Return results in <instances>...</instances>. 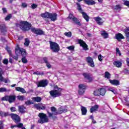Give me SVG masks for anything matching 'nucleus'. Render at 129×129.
Segmentation results:
<instances>
[{
  "label": "nucleus",
  "instance_id": "obj_32",
  "mask_svg": "<svg viewBox=\"0 0 129 129\" xmlns=\"http://www.w3.org/2000/svg\"><path fill=\"white\" fill-rule=\"evenodd\" d=\"M93 95H94V96H100L99 89H97L94 91Z\"/></svg>",
  "mask_w": 129,
  "mask_h": 129
},
{
  "label": "nucleus",
  "instance_id": "obj_3",
  "mask_svg": "<svg viewBox=\"0 0 129 129\" xmlns=\"http://www.w3.org/2000/svg\"><path fill=\"white\" fill-rule=\"evenodd\" d=\"M54 90H51L49 92V93L52 96V97H58V96H60L61 95L62 91V89L60 88H58V86H54Z\"/></svg>",
  "mask_w": 129,
  "mask_h": 129
},
{
  "label": "nucleus",
  "instance_id": "obj_8",
  "mask_svg": "<svg viewBox=\"0 0 129 129\" xmlns=\"http://www.w3.org/2000/svg\"><path fill=\"white\" fill-rule=\"evenodd\" d=\"M47 85H48V81L47 80L40 81L37 83V87H46Z\"/></svg>",
  "mask_w": 129,
  "mask_h": 129
},
{
  "label": "nucleus",
  "instance_id": "obj_19",
  "mask_svg": "<svg viewBox=\"0 0 129 129\" xmlns=\"http://www.w3.org/2000/svg\"><path fill=\"white\" fill-rule=\"evenodd\" d=\"M49 19L53 22H55L57 20V14L56 13L50 14Z\"/></svg>",
  "mask_w": 129,
  "mask_h": 129
},
{
  "label": "nucleus",
  "instance_id": "obj_30",
  "mask_svg": "<svg viewBox=\"0 0 129 129\" xmlns=\"http://www.w3.org/2000/svg\"><path fill=\"white\" fill-rule=\"evenodd\" d=\"M18 108L20 112H21V113H24V112H26V111H25L26 107H25L24 106H19Z\"/></svg>",
  "mask_w": 129,
  "mask_h": 129
},
{
  "label": "nucleus",
  "instance_id": "obj_54",
  "mask_svg": "<svg viewBox=\"0 0 129 129\" xmlns=\"http://www.w3.org/2000/svg\"><path fill=\"white\" fill-rule=\"evenodd\" d=\"M0 129H4V125L3 124V121H0Z\"/></svg>",
  "mask_w": 129,
  "mask_h": 129
},
{
  "label": "nucleus",
  "instance_id": "obj_41",
  "mask_svg": "<svg viewBox=\"0 0 129 129\" xmlns=\"http://www.w3.org/2000/svg\"><path fill=\"white\" fill-rule=\"evenodd\" d=\"M113 10H116L118 12H119L120 11V6L119 5H116V6H114L113 8Z\"/></svg>",
  "mask_w": 129,
  "mask_h": 129
},
{
  "label": "nucleus",
  "instance_id": "obj_27",
  "mask_svg": "<svg viewBox=\"0 0 129 129\" xmlns=\"http://www.w3.org/2000/svg\"><path fill=\"white\" fill-rule=\"evenodd\" d=\"M101 35L104 39H106L107 38H108V34L106 33L105 31H103L101 32Z\"/></svg>",
  "mask_w": 129,
  "mask_h": 129
},
{
  "label": "nucleus",
  "instance_id": "obj_43",
  "mask_svg": "<svg viewBox=\"0 0 129 129\" xmlns=\"http://www.w3.org/2000/svg\"><path fill=\"white\" fill-rule=\"evenodd\" d=\"M9 91L6 88H0V93L8 92Z\"/></svg>",
  "mask_w": 129,
  "mask_h": 129
},
{
  "label": "nucleus",
  "instance_id": "obj_16",
  "mask_svg": "<svg viewBox=\"0 0 129 129\" xmlns=\"http://www.w3.org/2000/svg\"><path fill=\"white\" fill-rule=\"evenodd\" d=\"M83 76L85 77V79L87 80V82H91L92 81V78L90 76L86 73L83 74Z\"/></svg>",
  "mask_w": 129,
  "mask_h": 129
},
{
  "label": "nucleus",
  "instance_id": "obj_7",
  "mask_svg": "<svg viewBox=\"0 0 129 129\" xmlns=\"http://www.w3.org/2000/svg\"><path fill=\"white\" fill-rule=\"evenodd\" d=\"M85 89H86V86L84 84H80L79 85V94L83 95L85 92Z\"/></svg>",
  "mask_w": 129,
  "mask_h": 129
},
{
  "label": "nucleus",
  "instance_id": "obj_35",
  "mask_svg": "<svg viewBox=\"0 0 129 129\" xmlns=\"http://www.w3.org/2000/svg\"><path fill=\"white\" fill-rule=\"evenodd\" d=\"M67 111V109H64L63 107H61L58 109V113H62V112H66Z\"/></svg>",
  "mask_w": 129,
  "mask_h": 129
},
{
  "label": "nucleus",
  "instance_id": "obj_25",
  "mask_svg": "<svg viewBox=\"0 0 129 129\" xmlns=\"http://www.w3.org/2000/svg\"><path fill=\"white\" fill-rule=\"evenodd\" d=\"M81 110L82 111V115H85L86 113H87V109L85 107L81 106Z\"/></svg>",
  "mask_w": 129,
  "mask_h": 129
},
{
  "label": "nucleus",
  "instance_id": "obj_24",
  "mask_svg": "<svg viewBox=\"0 0 129 129\" xmlns=\"http://www.w3.org/2000/svg\"><path fill=\"white\" fill-rule=\"evenodd\" d=\"M50 15H51V13L46 12L45 13L42 14L41 15V17H42V18H45L46 19H50Z\"/></svg>",
  "mask_w": 129,
  "mask_h": 129
},
{
  "label": "nucleus",
  "instance_id": "obj_60",
  "mask_svg": "<svg viewBox=\"0 0 129 129\" xmlns=\"http://www.w3.org/2000/svg\"><path fill=\"white\" fill-rule=\"evenodd\" d=\"M22 6L23 8H27V4H26V3H22Z\"/></svg>",
  "mask_w": 129,
  "mask_h": 129
},
{
  "label": "nucleus",
  "instance_id": "obj_59",
  "mask_svg": "<svg viewBox=\"0 0 129 129\" xmlns=\"http://www.w3.org/2000/svg\"><path fill=\"white\" fill-rule=\"evenodd\" d=\"M3 81L5 82V83H8V82H10V80L8 79L3 80Z\"/></svg>",
  "mask_w": 129,
  "mask_h": 129
},
{
  "label": "nucleus",
  "instance_id": "obj_49",
  "mask_svg": "<svg viewBox=\"0 0 129 129\" xmlns=\"http://www.w3.org/2000/svg\"><path fill=\"white\" fill-rule=\"evenodd\" d=\"M12 18V15L10 14L5 18V21H9Z\"/></svg>",
  "mask_w": 129,
  "mask_h": 129
},
{
  "label": "nucleus",
  "instance_id": "obj_57",
  "mask_svg": "<svg viewBox=\"0 0 129 129\" xmlns=\"http://www.w3.org/2000/svg\"><path fill=\"white\" fill-rule=\"evenodd\" d=\"M3 81H4V77L3 75H0V82H3Z\"/></svg>",
  "mask_w": 129,
  "mask_h": 129
},
{
  "label": "nucleus",
  "instance_id": "obj_47",
  "mask_svg": "<svg viewBox=\"0 0 129 129\" xmlns=\"http://www.w3.org/2000/svg\"><path fill=\"white\" fill-rule=\"evenodd\" d=\"M30 44V40L28 39V38L25 39V42L24 43L25 46H28Z\"/></svg>",
  "mask_w": 129,
  "mask_h": 129
},
{
  "label": "nucleus",
  "instance_id": "obj_44",
  "mask_svg": "<svg viewBox=\"0 0 129 129\" xmlns=\"http://www.w3.org/2000/svg\"><path fill=\"white\" fill-rule=\"evenodd\" d=\"M17 99H19V100H25V99H26V98H25V96H17Z\"/></svg>",
  "mask_w": 129,
  "mask_h": 129
},
{
  "label": "nucleus",
  "instance_id": "obj_10",
  "mask_svg": "<svg viewBox=\"0 0 129 129\" xmlns=\"http://www.w3.org/2000/svg\"><path fill=\"white\" fill-rule=\"evenodd\" d=\"M86 59V61L87 62L89 66H90L91 67H94V62H93V59H92L91 57H87Z\"/></svg>",
  "mask_w": 129,
  "mask_h": 129
},
{
  "label": "nucleus",
  "instance_id": "obj_14",
  "mask_svg": "<svg viewBox=\"0 0 129 129\" xmlns=\"http://www.w3.org/2000/svg\"><path fill=\"white\" fill-rule=\"evenodd\" d=\"M99 107V105H95L94 106H92L90 109V112L92 113V112H95V111H97Z\"/></svg>",
  "mask_w": 129,
  "mask_h": 129
},
{
  "label": "nucleus",
  "instance_id": "obj_9",
  "mask_svg": "<svg viewBox=\"0 0 129 129\" xmlns=\"http://www.w3.org/2000/svg\"><path fill=\"white\" fill-rule=\"evenodd\" d=\"M78 43L79 44H80L81 47H83L85 51H87V50H88V46L87 45V44H86L85 42H84L83 40L81 39H79Z\"/></svg>",
  "mask_w": 129,
  "mask_h": 129
},
{
  "label": "nucleus",
  "instance_id": "obj_17",
  "mask_svg": "<svg viewBox=\"0 0 129 129\" xmlns=\"http://www.w3.org/2000/svg\"><path fill=\"white\" fill-rule=\"evenodd\" d=\"M109 81L112 85H115L116 86L119 85V81L117 80H109Z\"/></svg>",
  "mask_w": 129,
  "mask_h": 129
},
{
  "label": "nucleus",
  "instance_id": "obj_2",
  "mask_svg": "<svg viewBox=\"0 0 129 129\" xmlns=\"http://www.w3.org/2000/svg\"><path fill=\"white\" fill-rule=\"evenodd\" d=\"M20 27L23 31H29L31 30V32L36 34L37 29L36 28L32 27L31 24H29L26 21H21L20 22Z\"/></svg>",
  "mask_w": 129,
  "mask_h": 129
},
{
  "label": "nucleus",
  "instance_id": "obj_52",
  "mask_svg": "<svg viewBox=\"0 0 129 129\" xmlns=\"http://www.w3.org/2000/svg\"><path fill=\"white\" fill-rule=\"evenodd\" d=\"M102 58H103V56L100 54L98 56L99 61H102Z\"/></svg>",
  "mask_w": 129,
  "mask_h": 129
},
{
  "label": "nucleus",
  "instance_id": "obj_62",
  "mask_svg": "<svg viewBox=\"0 0 129 129\" xmlns=\"http://www.w3.org/2000/svg\"><path fill=\"white\" fill-rule=\"evenodd\" d=\"M4 74V72L3 71V69L0 68V75Z\"/></svg>",
  "mask_w": 129,
  "mask_h": 129
},
{
  "label": "nucleus",
  "instance_id": "obj_64",
  "mask_svg": "<svg viewBox=\"0 0 129 129\" xmlns=\"http://www.w3.org/2000/svg\"><path fill=\"white\" fill-rule=\"evenodd\" d=\"M3 13L7 12V9L6 8H3Z\"/></svg>",
  "mask_w": 129,
  "mask_h": 129
},
{
  "label": "nucleus",
  "instance_id": "obj_33",
  "mask_svg": "<svg viewBox=\"0 0 129 129\" xmlns=\"http://www.w3.org/2000/svg\"><path fill=\"white\" fill-rule=\"evenodd\" d=\"M7 51L10 56H11V57H13V58L15 60H18V55H17V56H13V54H12V52L11 51V50L9 48H7Z\"/></svg>",
  "mask_w": 129,
  "mask_h": 129
},
{
  "label": "nucleus",
  "instance_id": "obj_36",
  "mask_svg": "<svg viewBox=\"0 0 129 129\" xmlns=\"http://www.w3.org/2000/svg\"><path fill=\"white\" fill-rule=\"evenodd\" d=\"M0 30L1 32H6L7 28H6V26L5 25H2L0 26Z\"/></svg>",
  "mask_w": 129,
  "mask_h": 129
},
{
  "label": "nucleus",
  "instance_id": "obj_4",
  "mask_svg": "<svg viewBox=\"0 0 129 129\" xmlns=\"http://www.w3.org/2000/svg\"><path fill=\"white\" fill-rule=\"evenodd\" d=\"M38 116L39 117V119L38 120V122L39 123H46V122H48L49 121V118L47 115L44 113H39L38 114Z\"/></svg>",
  "mask_w": 129,
  "mask_h": 129
},
{
  "label": "nucleus",
  "instance_id": "obj_38",
  "mask_svg": "<svg viewBox=\"0 0 129 129\" xmlns=\"http://www.w3.org/2000/svg\"><path fill=\"white\" fill-rule=\"evenodd\" d=\"M25 104L26 105H31V104H34V102H33V101L29 100L25 102Z\"/></svg>",
  "mask_w": 129,
  "mask_h": 129
},
{
  "label": "nucleus",
  "instance_id": "obj_13",
  "mask_svg": "<svg viewBox=\"0 0 129 129\" xmlns=\"http://www.w3.org/2000/svg\"><path fill=\"white\" fill-rule=\"evenodd\" d=\"M11 117L12 118V119L15 121V122H19V121H20L21 120L20 116H19L17 114H12Z\"/></svg>",
  "mask_w": 129,
  "mask_h": 129
},
{
  "label": "nucleus",
  "instance_id": "obj_6",
  "mask_svg": "<svg viewBox=\"0 0 129 129\" xmlns=\"http://www.w3.org/2000/svg\"><path fill=\"white\" fill-rule=\"evenodd\" d=\"M50 47L51 50H52L53 52H59L60 50V47L59 46V45L56 42H53L50 41Z\"/></svg>",
  "mask_w": 129,
  "mask_h": 129
},
{
  "label": "nucleus",
  "instance_id": "obj_56",
  "mask_svg": "<svg viewBox=\"0 0 129 129\" xmlns=\"http://www.w3.org/2000/svg\"><path fill=\"white\" fill-rule=\"evenodd\" d=\"M51 111H52V112H55V111H56V108H55V107H52L51 108Z\"/></svg>",
  "mask_w": 129,
  "mask_h": 129
},
{
  "label": "nucleus",
  "instance_id": "obj_31",
  "mask_svg": "<svg viewBox=\"0 0 129 129\" xmlns=\"http://www.w3.org/2000/svg\"><path fill=\"white\" fill-rule=\"evenodd\" d=\"M125 34L126 37V40L129 42V27L125 30Z\"/></svg>",
  "mask_w": 129,
  "mask_h": 129
},
{
  "label": "nucleus",
  "instance_id": "obj_55",
  "mask_svg": "<svg viewBox=\"0 0 129 129\" xmlns=\"http://www.w3.org/2000/svg\"><path fill=\"white\" fill-rule=\"evenodd\" d=\"M67 48L69 49V50H74V46H69Z\"/></svg>",
  "mask_w": 129,
  "mask_h": 129
},
{
  "label": "nucleus",
  "instance_id": "obj_18",
  "mask_svg": "<svg viewBox=\"0 0 129 129\" xmlns=\"http://www.w3.org/2000/svg\"><path fill=\"white\" fill-rule=\"evenodd\" d=\"M113 64L115 65L116 67L119 68L121 67V65H122V62L120 60H116L113 62Z\"/></svg>",
  "mask_w": 129,
  "mask_h": 129
},
{
  "label": "nucleus",
  "instance_id": "obj_51",
  "mask_svg": "<svg viewBox=\"0 0 129 129\" xmlns=\"http://www.w3.org/2000/svg\"><path fill=\"white\" fill-rule=\"evenodd\" d=\"M11 111L12 112H15V111H17V109L15 107H12L10 108Z\"/></svg>",
  "mask_w": 129,
  "mask_h": 129
},
{
  "label": "nucleus",
  "instance_id": "obj_50",
  "mask_svg": "<svg viewBox=\"0 0 129 129\" xmlns=\"http://www.w3.org/2000/svg\"><path fill=\"white\" fill-rule=\"evenodd\" d=\"M78 6V10L81 12V13H82V9H81V7L80 6V4L77 3V4Z\"/></svg>",
  "mask_w": 129,
  "mask_h": 129
},
{
  "label": "nucleus",
  "instance_id": "obj_1",
  "mask_svg": "<svg viewBox=\"0 0 129 129\" xmlns=\"http://www.w3.org/2000/svg\"><path fill=\"white\" fill-rule=\"evenodd\" d=\"M15 53L17 56H22V57H23L22 58L23 63H26L28 62V60L26 58V57L27 56V52H26V49L20 48V46L17 45L16 47Z\"/></svg>",
  "mask_w": 129,
  "mask_h": 129
},
{
  "label": "nucleus",
  "instance_id": "obj_21",
  "mask_svg": "<svg viewBox=\"0 0 129 129\" xmlns=\"http://www.w3.org/2000/svg\"><path fill=\"white\" fill-rule=\"evenodd\" d=\"M81 14H82L83 18L86 20V22H89V16L85 12H82Z\"/></svg>",
  "mask_w": 129,
  "mask_h": 129
},
{
  "label": "nucleus",
  "instance_id": "obj_58",
  "mask_svg": "<svg viewBox=\"0 0 129 129\" xmlns=\"http://www.w3.org/2000/svg\"><path fill=\"white\" fill-rule=\"evenodd\" d=\"M37 7H38V6H37V5H36V4H32L31 5V7L32 9H36V8H37Z\"/></svg>",
  "mask_w": 129,
  "mask_h": 129
},
{
  "label": "nucleus",
  "instance_id": "obj_40",
  "mask_svg": "<svg viewBox=\"0 0 129 129\" xmlns=\"http://www.w3.org/2000/svg\"><path fill=\"white\" fill-rule=\"evenodd\" d=\"M105 78H107L108 79L110 78V74L108 72L105 73Z\"/></svg>",
  "mask_w": 129,
  "mask_h": 129
},
{
  "label": "nucleus",
  "instance_id": "obj_26",
  "mask_svg": "<svg viewBox=\"0 0 129 129\" xmlns=\"http://www.w3.org/2000/svg\"><path fill=\"white\" fill-rule=\"evenodd\" d=\"M85 2L87 5H88L89 6H92V5H95V2H94L93 0H84Z\"/></svg>",
  "mask_w": 129,
  "mask_h": 129
},
{
  "label": "nucleus",
  "instance_id": "obj_28",
  "mask_svg": "<svg viewBox=\"0 0 129 129\" xmlns=\"http://www.w3.org/2000/svg\"><path fill=\"white\" fill-rule=\"evenodd\" d=\"M16 90L17 91H19V92H21L22 93H26V90L25 89L21 87H16Z\"/></svg>",
  "mask_w": 129,
  "mask_h": 129
},
{
  "label": "nucleus",
  "instance_id": "obj_48",
  "mask_svg": "<svg viewBox=\"0 0 129 129\" xmlns=\"http://www.w3.org/2000/svg\"><path fill=\"white\" fill-rule=\"evenodd\" d=\"M123 2H124V6H126V7H129V1H125V0H122Z\"/></svg>",
  "mask_w": 129,
  "mask_h": 129
},
{
  "label": "nucleus",
  "instance_id": "obj_20",
  "mask_svg": "<svg viewBox=\"0 0 129 129\" xmlns=\"http://www.w3.org/2000/svg\"><path fill=\"white\" fill-rule=\"evenodd\" d=\"M99 91L100 95H101L102 96H104V95H105V93H106V90L104 88L99 89Z\"/></svg>",
  "mask_w": 129,
  "mask_h": 129
},
{
  "label": "nucleus",
  "instance_id": "obj_23",
  "mask_svg": "<svg viewBox=\"0 0 129 129\" xmlns=\"http://www.w3.org/2000/svg\"><path fill=\"white\" fill-rule=\"evenodd\" d=\"M23 123H20L18 124L11 126V128H14V127H19L20 128H22V129H26L25 127H23Z\"/></svg>",
  "mask_w": 129,
  "mask_h": 129
},
{
  "label": "nucleus",
  "instance_id": "obj_11",
  "mask_svg": "<svg viewBox=\"0 0 129 129\" xmlns=\"http://www.w3.org/2000/svg\"><path fill=\"white\" fill-rule=\"evenodd\" d=\"M93 19L96 22L97 24L100 26L103 25V23H104V21L99 17H94Z\"/></svg>",
  "mask_w": 129,
  "mask_h": 129
},
{
  "label": "nucleus",
  "instance_id": "obj_34",
  "mask_svg": "<svg viewBox=\"0 0 129 129\" xmlns=\"http://www.w3.org/2000/svg\"><path fill=\"white\" fill-rule=\"evenodd\" d=\"M69 19H70L71 20H72L73 22H77V18L74 17V16H73L72 14H70L69 15V16L68 17Z\"/></svg>",
  "mask_w": 129,
  "mask_h": 129
},
{
  "label": "nucleus",
  "instance_id": "obj_61",
  "mask_svg": "<svg viewBox=\"0 0 129 129\" xmlns=\"http://www.w3.org/2000/svg\"><path fill=\"white\" fill-rule=\"evenodd\" d=\"M126 62L127 66H128L129 67V58H126Z\"/></svg>",
  "mask_w": 129,
  "mask_h": 129
},
{
  "label": "nucleus",
  "instance_id": "obj_46",
  "mask_svg": "<svg viewBox=\"0 0 129 129\" xmlns=\"http://www.w3.org/2000/svg\"><path fill=\"white\" fill-rule=\"evenodd\" d=\"M116 53L117 55H118L119 56H121V53L120 52V51H119V49L118 48H116Z\"/></svg>",
  "mask_w": 129,
  "mask_h": 129
},
{
  "label": "nucleus",
  "instance_id": "obj_63",
  "mask_svg": "<svg viewBox=\"0 0 129 129\" xmlns=\"http://www.w3.org/2000/svg\"><path fill=\"white\" fill-rule=\"evenodd\" d=\"M48 115L50 117H52V118H54V117H53V114H52V113H51L50 112H48Z\"/></svg>",
  "mask_w": 129,
  "mask_h": 129
},
{
  "label": "nucleus",
  "instance_id": "obj_12",
  "mask_svg": "<svg viewBox=\"0 0 129 129\" xmlns=\"http://www.w3.org/2000/svg\"><path fill=\"white\" fill-rule=\"evenodd\" d=\"M34 107L39 110H44V109H46V105L43 104H35L34 105Z\"/></svg>",
  "mask_w": 129,
  "mask_h": 129
},
{
  "label": "nucleus",
  "instance_id": "obj_15",
  "mask_svg": "<svg viewBox=\"0 0 129 129\" xmlns=\"http://www.w3.org/2000/svg\"><path fill=\"white\" fill-rule=\"evenodd\" d=\"M115 38L117 41H121L122 39H124V36L120 33H118L115 34Z\"/></svg>",
  "mask_w": 129,
  "mask_h": 129
},
{
  "label": "nucleus",
  "instance_id": "obj_53",
  "mask_svg": "<svg viewBox=\"0 0 129 129\" xmlns=\"http://www.w3.org/2000/svg\"><path fill=\"white\" fill-rule=\"evenodd\" d=\"M3 63H4V64H5L6 65H7V64H8V63H9V60L8 59H4Z\"/></svg>",
  "mask_w": 129,
  "mask_h": 129
},
{
  "label": "nucleus",
  "instance_id": "obj_29",
  "mask_svg": "<svg viewBox=\"0 0 129 129\" xmlns=\"http://www.w3.org/2000/svg\"><path fill=\"white\" fill-rule=\"evenodd\" d=\"M32 100H33V101H35L36 102H41V101L42 100V98H41L40 97H32Z\"/></svg>",
  "mask_w": 129,
  "mask_h": 129
},
{
  "label": "nucleus",
  "instance_id": "obj_39",
  "mask_svg": "<svg viewBox=\"0 0 129 129\" xmlns=\"http://www.w3.org/2000/svg\"><path fill=\"white\" fill-rule=\"evenodd\" d=\"M108 90H109V91H111V92H113L114 94L116 93V91L115 90V88H111L110 87L108 88Z\"/></svg>",
  "mask_w": 129,
  "mask_h": 129
},
{
  "label": "nucleus",
  "instance_id": "obj_5",
  "mask_svg": "<svg viewBox=\"0 0 129 129\" xmlns=\"http://www.w3.org/2000/svg\"><path fill=\"white\" fill-rule=\"evenodd\" d=\"M2 100L9 101L10 103H12L14 102L16 100V96L15 95H10V96H5L2 98Z\"/></svg>",
  "mask_w": 129,
  "mask_h": 129
},
{
  "label": "nucleus",
  "instance_id": "obj_22",
  "mask_svg": "<svg viewBox=\"0 0 129 129\" xmlns=\"http://www.w3.org/2000/svg\"><path fill=\"white\" fill-rule=\"evenodd\" d=\"M43 60L46 63V65L47 68H48L49 69H50V68H51L52 66H51V64H50L49 62H48V59L47 58L44 57L43 58Z\"/></svg>",
  "mask_w": 129,
  "mask_h": 129
},
{
  "label": "nucleus",
  "instance_id": "obj_45",
  "mask_svg": "<svg viewBox=\"0 0 129 129\" xmlns=\"http://www.w3.org/2000/svg\"><path fill=\"white\" fill-rule=\"evenodd\" d=\"M64 35L67 37H69V38H70V37H71V36H72V33H71V32H66L64 33Z\"/></svg>",
  "mask_w": 129,
  "mask_h": 129
},
{
  "label": "nucleus",
  "instance_id": "obj_42",
  "mask_svg": "<svg viewBox=\"0 0 129 129\" xmlns=\"http://www.w3.org/2000/svg\"><path fill=\"white\" fill-rule=\"evenodd\" d=\"M8 114H9L8 113H6L5 112H3L2 111H0V115L1 116H8Z\"/></svg>",
  "mask_w": 129,
  "mask_h": 129
},
{
  "label": "nucleus",
  "instance_id": "obj_37",
  "mask_svg": "<svg viewBox=\"0 0 129 129\" xmlns=\"http://www.w3.org/2000/svg\"><path fill=\"white\" fill-rule=\"evenodd\" d=\"M35 34H36L37 35H43V34H44V32H43L42 30L37 29Z\"/></svg>",
  "mask_w": 129,
  "mask_h": 129
}]
</instances>
